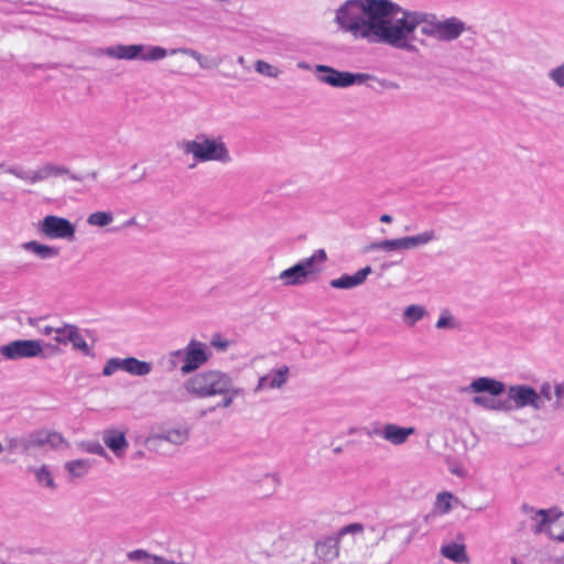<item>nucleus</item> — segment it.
<instances>
[{"mask_svg": "<svg viewBox=\"0 0 564 564\" xmlns=\"http://www.w3.org/2000/svg\"><path fill=\"white\" fill-rule=\"evenodd\" d=\"M144 50L145 45L142 44H118L107 47L105 55L117 59L134 61L140 59L141 53H143Z\"/></svg>", "mask_w": 564, "mask_h": 564, "instance_id": "obj_19", "label": "nucleus"}, {"mask_svg": "<svg viewBox=\"0 0 564 564\" xmlns=\"http://www.w3.org/2000/svg\"><path fill=\"white\" fill-rule=\"evenodd\" d=\"M511 563H512V564H519V562H518V560H517L516 557H512V558H511Z\"/></svg>", "mask_w": 564, "mask_h": 564, "instance_id": "obj_61", "label": "nucleus"}, {"mask_svg": "<svg viewBox=\"0 0 564 564\" xmlns=\"http://www.w3.org/2000/svg\"><path fill=\"white\" fill-rule=\"evenodd\" d=\"M6 185L7 186H12V184L9 181H7Z\"/></svg>", "mask_w": 564, "mask_h": 564, "instance_id": "obj_63", "label": "nucleus"}, {"mask_svg": "<svg viewBox=\"0 0 564 564\" xmlns=\"http://www.w3.org/2000/svg\"><path fill=\"white\" fill-rule=\"evenodd\" d=\"M227 390L228 391H226L225 393H218L217 395L221 397V401L215 406L202 410L199 412V417L206 416L209 412L215 411L217 408H230L234 403V400L240 394L241 389L235 386V381L232 379L229 383V387H227Z\"/></svg>", "mask_w": 564, "mask_h": 564, "instance_id": "obj_24", "label": "nucleus"}, {"mask_svg": "<svg viewBox=\"0 0 564 564\" xmlns=\"http://www.w3.org/2000/svg\"><path fill=\"white\" fill-rule=\"evenodd\" d=\"M334 23L343 33L368 44H383L415 53L413 33L451 43L475 31L457 17L438 19L433 13L412 11L392 0H345L334 12Z\"/></svg>", "mask_w": 564, "mask_h": 564, "instance_id": "obj_1", "label": "nucleus"}, {"mask_svg": "<svg viewBox=\"0 0 564 564\" xmlns=\"http://www.w3.org/2000/svg\"><path fill=\"white\" fill-rule=\"evenodd\" d=\"M415 434L412 426H399L394 423H386L382 427H375L368 431V435H377L394 446H401L408 442V438Z\"/></svg>", "mask_w": 564, "mask_h": 564, "instance_id": "obj_13", "label": "nucleus"}, {"mask_svg": "<svg viewBox=\"0 0 564 564\" xmlns=\"http://www.w3.org/2000/svg\"><path fill=\"white\" fill-rule=\"evenodd\" d=\"M564 518V513L558 512L556 509H539L538 512H534V518L532 521V531L535 534L542 533L549 529L551 525H556V522Z\"/></svg>", "mask_w": 564, "mask_h": 564, "instance_id": "obj_18", "label": "nucleus"}, {"mask_svg": "<svg viewBox=\"0 0 564 564\" xmlns=\"http://www.w3.org/2000/svg\"><path fill=\"white\" fill-rule=\"evenodd\" d=\"M234 378L230 373L218 369H208L196 372L184 381V389L188 394L197 399L217 397L225 393Z\"/></svg>", "mask_w": 564, "mask_h": 564, "instance_id": "obj_4", "label": "nucleus"}, {"mask_svg": "<svg viewBox=\"0 0 564 564\" xmlns=\"http://www.w3.org/2000/svg\"><path fill=\"white\" fill-rule=\"evenodd\" d=\"M435 239V231L430 229L415 236H405L401 238L386 239L373 242L371 243L370 249L381 251L411 250L426 246Z\"/></svg>", "mask_w": 564, "mask_h": 564, "instance_id": "obj_8", "label": "nucleus"}, {"mask_svg": "<svg viewBox=\"0 0 564 564\" xmlns=\"http://www.w3.org/2000/svg\"><path fill=\"white\" fill-rule=\"evenodd\" d=\"M279 279L283 281L284 285H301L307 281L306 273L302 265L294 264L293 267L283 270L279 274Z\"/></svg>", "mask_w": 564, "mask_h": 564, "instance_id": "obj_26", "label": "nucleus"}, {"mask_svg": "<svg viewBox=\"0 0 564 564\" xmlns=\"http://www.w3.org/2000/svg\"><path fill=\"white\" fill-rule=\"evenodd\" d=\"M435 327L437 329H446V328H452L453 329V328L457 327V323L454 321V317L451 314V312L447 311V310H444L441 313V315H440V317H438V319H437V322L435 324Z\"/></svg>", "mask_w": 564, "mask_h": 564, "instance_id": "obj_38", "label": "nucleus"}, {"mask_svg": "<svg viewBox=\"0 0 564 564\" xmlns=\"http://www.w3.org/2000/svg\"><path fill=\"white\" fill-rule=\"evenodd\" d=\"M237 61H238V63H239L240 65H242V64L245 63V58H243V56H239Z\"/></svg>", "mask_w": 564, "mask_h": 564, "instance_id": "obj_59", "label": "nucleus"}, {"mask_svg": "<svg viewBox=\"0 0 564 564\" xmlns=\"http://www.w3.org/2000/svg\"><path fill=\"white\" fill-rule=\"evenodd\" d=\"M507 400H491L476 395L473 403L492 411L509 412L514 409L531 408L534 411L543 409V402L539 400L538 391L528 384H512L507 389Z\"/></svg>", "mask_w": 564, "mask_h": 564, "instance_id": "obj_3", "label": "nucleus"}, {"mask_svg": "<svg viewBox=\"0 0 564 564\" xmlns=\"http://www.w3.org/2000/svg\"><path fill=\"white\" fill-rule=\"evenodd\" d=\"M550 561L552 564H564V557H552Z\"/></svg>", "mask_w": 564, "mask_h": 564, "instance_id": "obj_56", "label": "nucleus"}, {"mask_svg": "<svg viewBox=\"0 0 564 564\" xmlns=\"http://www.w3.org/2000/svg\"><path fill=\"white\" fill-rule=\"evenodd\" d=\"M297 66H299L300 68H302V69H310V65H308V64H306V63H304V62L299 63V64H297Z\"/></svg>", "mask_w": 564, "mask_h": 564, "instance_id": "obj_57", "label": "nucleus"}, {"mask_svg": "<svg viewBox=\"0 0 564 564\" xmlns=\"http://www.w3.org/2000/svg\"><path fill=\"white\" fill-rule=\"evenodd\" d=\"M549 78L560 88L564 87V63L549 72Z\"/></svg>", "mask_w": 564, "mask_h": 564, "instance_id": "obj_42", "label": "nucleus"}, {"mask_svg": "<svg viewBox=\"0 0 564 564\" xmlns=\"http://www.w3.org/2000/svg\"><path fill=\"white\" fill-rule=\"evenodd\" d=\"M68 445L63 435L55 431H36L28 436L20 438H9L6 449L11 453L35 455L41 448L50 447L52 449Z\"/></svg>", "mask_w": 564, "mask_h": 564, "instance_id": "obj_6", "label": "nucleus"}, {"mask_svg": "<svg viewBox=\"0 0 564 564\" xmlns=\"http://www.w3.org/2000/svg\"><path fill=\"white\" fill-rule=\"evenodd\" d=\"M83 339L84 337L80 334L78 326L74 327L69 344H72L73 348L76 349Z\"/></svg>", "mask_w": 564, "mask_h": 564, "instance_id": "obj_48", "label": "nucleus"}, {"mask_svg": "<svg viewBox=\"0 0 564 564\" xmlns=\"http://www.w3.org/2000/svg\"><path fill=\"white\" fill-rule=\"evenodd\" d=\"M521 510H522V512H523L525 516H528V518L531 520V519H533V518H534V512H538V510H539V509H535V508H534V507H532V506H529V505H527V503H523V505L521 506Z\"/></svg>", "mask_w": 564, "mask_h": 564, "instance_id": "obj_51", "label": "nucleus"}, {"mask_svg": "<svg viewBox=\"0 0 564 564\" xmlns=\"http://www.w3.org/2000/svg\"><path fill=\"white\" fill-rule=\"evenodd\" d=\"M562 519H563V520L561 521V524H563V525H564V518H562ZM554 528H555V525H551V527H549V529H547L550 538H552V539H554V540H556V541H558V542H563V541H564V530H563V531H561L560 533H556V532L554 531Z\"/></svg>", "mask_w": 564, "mask_h": 564, "instance_id": "obj_49", "label": "nucleus"}, {"mask_svg": "<svg viewBox=\"0 0 564 564\" xmlns=\"http://www.w3.org/2000/svg\"><path fill=\"white\" fill-rule=\"evenodd\" d=\"M23 249L34 253L42 260H51L59 256V249L57 247L43 245L36 240L23 243Z\"/></svg>", "mask_w": 564, "mask_h": 564, "instance_id": "obj_23", "label": "nucleus"}, {"mask_svg": "<svg viewBox=\"0 0 564 564\" xmlns=\"http://www.w3.org/2000/svg\"><path fill=\"white\" fill-rule=\"evenodd\" d=\"M45 564H63L61 555L52 550L43 552Z\"/></svg>", "mask_w": 564, "mask_h": 564, "instance_id": "obj_47", "label": "nucleus"}, {"mask_svg": "<svg viewBox=\"0 0 564 564\" xmlns=\"http://www.w3.org/2000/svg\"><path fill=\"white\" fill-rule=\"evenodd\" d=\"M74 327H76V325L67 323H61L59 325H56L53 340L58 345H68Z\"/></svg>", "mask_w": 564, "mask_h": 564, "instance_id": "obj_31", "label": "nucleus"}, {"mask_svg": "<svg viewBox=\"0 0 564 564\" xmlns=\"http://www.w3.org/2000/svg\"><path fill=\"white\" fill-rule=\"evenodd\" d=\"M459 469L453 470V474H458Z\"/></svg>", "mask_w": 564, "mask_h": 564, "instance_id": "obj_64", "label": "nucleus"}, {"mask_svg": "<svg viewBox=\"0 0 564 564\" xmlns=\"http://www.w3.org/2000/svg\"><path fill=\"white\" fill-rule=\"evenodd\" d=\"M152 368L151 362L139 360L135 357L110 358L102 369V375L109 377L116 370H122L132 376L144 377L151 373Z\"/></svg>", "mask_w": 564, "mask_h": 564, "instance_id": "obj_11", "label": "nucleus"}, {"mask_svg": "<svg viewBox=\"0 0 564 564\" xmlns=\"http://www.w3.org/2000/svg\"><path fill=\"white\" fill-rule=\"evenodd\" d=\"M182 53L184 55H187L192 57L194 61L197 62L199 67L202 69H213L217 68L221 64V58L219 57H209L200 54L199 52L192 50V48H177L172 50L171 54Z\"/></svg>", "mask_w": 564, "mask_h": 564, "instance_id": "obj_21", "label": "nucleus"}, {"mask_svg": "<svg viewBox=\"0 0 564 564\" xmlns=\"http://www.w3.org/2000/svg\"><path fill=\"white\" fill-rule=\"evenodd\" d=\"M412 538V534H410L408 538H406V542H409Z\"/></svg>", "mask_w": 564, "mask_h": 564, "instance_id": "obj_62", "label": "nucleus"}, {"mask_svg": "<svg viewBox=\"0 0 564 564\" xmlns=\"http://www.w3.org/2000/svg\"><path fill=\"white\" fill-rule=\"evenodd\" d=\"M3 173L4 175H12L28 184H35L51 177H58L63 175H69V177L74 181L82 180L79 176L70 174L67 167L54 164H45L37 167L36 170H31L22 165L14 164L6 167Z\"/></svg>", "mask_w": 564, "mask_h": 564, "instance_id": "obj_7", "label": "nucleus"}, {"mask_svg": "<svg viewBox=\"0 0 564 564\" xmlns=\"http://www.w3.org/2000/svg\"><path fill=\"white\" fill-rule=\"evenodd\" d=\"M134 221H135V220H134V218H130V219L127 221V224H126V225H127V226L132 225V224H134Z\"/></svg>", "mask_w": 564, "mask_h": 564, "instance_id": "obj_60", "label": "nucleus"}, {"mask_svg": "<svg viewBox=\"0 0 564 564\" xmlns=\"http://www.w3.org/2000/svg\"><path fill=\"white\" fill-rule=\"evenodd\" d=\"M75 350H79V351H82L86 356L91 355L90 347L88 346V344L85 340V338L83 339V341H80V344L78 345V347Z\"/></svg>", "mask_w": 564, "mask_h": 564, "instance_id": "obj_53", "label": "nucleus"}, {"mask_svg": "<svg viewBox=\"0 0 564 564\" xmlns=\"http://www.w3.org/2000/svg\"><path fill=\"white\" fill-rule=\"evenodd\" d=\"M426 313L427 312L423 305L411 304L404 308L402 319L405 325L414 326L426 315Z\"/></svg>", "mask_w": 564, "mask_h": 564, "instance_id": "obj_29", "label": "nucleus"}, {"mask_svg": "<svg viewBox=\"0 0 564 564\" xmlns=\"http://www.w3.org/2000/svg\"><path fill=\"white\" fill-rule=\"evenodd\" d=\"M39 231L48 239H75L76 227L67 218L47 215L37 225Z\"/></svg>", "mask_w": 564, "mask_h": 564, "instance_id": "obj_9", "label": "nucleus"}, {"mask_svg": "<svg viewBox=\"0 0 564 564\" xmlns=\"http://www.w3.org/2000/svg\"><path fill=\"white\" fill-rule=\"evenodd\" d=\"M37 553L36 551H30L20 546H8L2 554V564H26L28 555Z\"/></svg>", "mask_w": 564, "mask_h": 564, "instance_id": "obj_28", "label": "nucleus"}, {"mask_svg": "<svg viewBox=\"0 0 564 564\" xmlns=\"http://www.w3.org/2000/svg\"><path fill=\"white\" fill-rule=\"evenodd\" d=\"M28 471L34 476L35 481L40 487L50 490L56 489V482L54 480L52 470L48 468V466H30L28 468Z\"/></svg>", "mask_w": 564, "mask_h": 564, "instance_id": "obj_22", "label": "nucleus"}, {"mask_svg": "<svg viewBox=\"0 0 564 564\" xmlns=\"http://www.w3.org/2000/svg\"><path fill=\"white\" fill-rule=\"evenodd\" d=\"M42 321H43L42 317H39V318L30 317L28 323H29V325L37 328L39 333L44 335V336H52V335H54L55 326L42 325L41 324Z\"/></svg>", "mask_w": 564, "mask_h": 564, "instance_id": "obj_40", "label": "nucleus"}, {"mask_svg": "<svg viewBox=\"0 0 564 564\" xmlns=\"http://www.w3.org/2000/svg\"><path fill=\"white\" fill-rule=\"evenodd\" d=\"M364 530V527L362 524L360 523H350L348 525H345L340 529L339 531V534L340 535H345V534H355V533H359Z\"/></svg>", "mask_w": 564, "mask_h": 564, "instance_id": "obj_46", "label": "nucleus"}, {"mask_svg": "<svg viewBox=\"0 0 564 564\" xmlns=\"http://www.w3.org/2000/svg\"><path fill=\"white\" fill-rule=\"evenodd\" d=\"M380 221H381V223L389 224V223H391V221H392V217H391L390 215H388V214H383V215H381V217H380Z\"/></svg>", "mask_w": 564, "mask_h": 564, "instance_id": "obj_55", "label": "nucleus"}, {"mask_svg": "<svg viewBox=\"0 0 564 564\" xmlns=\"http://www.w3.org/2000/svg\"><path fill=\"white\" fill-rule=\"evenodd\" d=\"M180 148L184 154H191L198 163L217 162L228 165L232 162L229 148L221 135L198 133L193 140H183Z\"/></svg>", "mask_w": 564, "mask_h": 564, "instance_id": "obj_2", "label": "nucleus"}, {"mask_svg": "<svg viewBox=\"0 0 564 564\" xmlns=\"http://www.w3.org/2000/svg\"><path fill=\"white\" fill-rule=\"evenodd\" d=\"M553 397L555 400L552 403L554 411L561 410L564 406V382L554 381L553 383Z\"/></svg>", "mask_w": 564, "mask_h": 564, "instance_id": "obj_37", "label": "nucleus"}, {"mask_svg": "<svg viewBox=\"0 0 564 564\" xmlns=\"http://www.w3.org/2000/svg\"><path fill=\"white\" fill-rule=\"evenodd\" d=\"M166 56L167 51L161 46H145V50L141 53L140 61L155 62L163 59Z\"/></svg>", "mask_w": 564, "mask_h": 564, "instance_id": "obj_34", "label": "nucleus"}, {"mask_svg": "<svg viewBox=\"0 0 564 564\" xmlns=\"http://www.w3.org/2000/svg\"><path fill=\"white\" fill-rule=\"evenodd\" d=\"M102 441L106 446L115 453L116 456H121L128 448V441L126 433L117 430H106L102 433Z\"/></svg>", "mask_w": 564, "mask_h": 564, "instance_id": "obj_20", "label": "nucleus"}, {"mask_svg": "<svg viewBox=\"0 0 564 564\" xmlns=\"http://www.w3.org/2000/svg\"><path fill=\"white\" fill-rule=\"evenodd\" d=\"M166 364L169 370H175L181 367L180 364H184V349H176L171 351L167 355Z\"/></svg>", "mask_w": 564, "mask_h": 564, "instance_id": "obj_39", "label": "nucleus"}, {"mask_svg": "<svg viewBox=\"0 0 564 564\" xmlns=\"http://www.w3.org/2000/svg\"><path fill=\"white\" fill-rule=\"evenodd\" d=\"M341 452H343L341 446H337V447L334 448V453L335 454H340Z\"/></svg>", "mask_w": 564, "mask_h": 564, "instance_id": "obj_58", "label": "nucleus"}, {"mask_svg": "<svg viewBox=\"0 0 564 564\" xmlns=\"http://www.w3.org/2000/svg\"><path fill=\"white\" fill-rule=\"evenodd\" d=\"M521 510H522V512H523L525 516H528V518L531 520V519H533V518H534V512H538V510H539V509H535V508H534V507H532V506H529V505H527V503H523V505L521 506Z\"/></svg>", "mask_w": 564, "mask_h": 564, "instance_id": "obj_52", "label": "nucleus"}, {"mask_svg": "<svg viewBox=\"0 0 564 564\" xmlns=\"http://www.w3.org/2000/svg\"><path fill=\"white\" fill-rule=\"evenodd\" d=\"M91 468L88 459H74L65 463V469L73 478L84 477Z\"/></svg>", "mask_w": 564, "mask_h": 564, "instance_id": "obj_30", "label": "nucleus"}, {"mask_svg": "<svg viewBox=\"0 0 564 564\" xmlns=\"http://www.w3.org/2000/svg\"><path fill=\"white\" fill-rule=\"evenodd\" d=\"M210 345L216 349L224 351L228 348L229 341L216 334L212 337Z\"/></svg>", "mask_w": 564, "mask_h": 564, "instance_id": "obj_45", "label": "nucleus"}, {"mask_svg": "<svg viewBox=\"0 0 564 564\" xmlns=\"http://www.w3.org/2000/svg\"><path fill=\"white\" fill-rule=\"evenodd\" d=\"M254 69L257 73L270 78H278L282 74L279 67L262 59H258L254 63Z\"/></svg>", "mask_w": 564, "mask_h": 564, "instance_id": "obj_35", "label": "nucleus"}, {"mask_svg": "<svg viewBox=\"0 0 564 564\" xmlns=\"http://www.w3.org/2000/svg\"><path fill=\"white\" fill-rule=\"evenodd\" d=\"M188 437L189 429L187 426H178L153 435L148 442L149 444L158 447L162 446L164 443L182 445L188 440Z\"/></svg>", "mask_w": 564, "mask_h": 564, "instance_id": "obj_16", "label": "nucleus"}, {"mask_svg": "<svg viewBox=\"0 0 564 564\" xmlns=\"http://www.w3.org/2000/svg\"><path fill=\"white\" fill-rule=\"evenodd\" d=\"M127 557L130 561H148L150 562L151 554L142 549L128 552Z\"/></svg>", "mask_w": 564, "mask_h": 564, "instance_id": "obj_43", "label": "nucleus"}, {"mask_svg": "<svg viewBox=\"0 0 564 564\" xmlns=\"http://www.w3.org/2000/svg\"><path fill=\"white\" fill-rule=\"evenodd\" d=\"M403 529V525H395L389 529L381 530V534L378 540L391 541L395 538V533Z\"/></svg>", "mask_w": 564, "mask_h": 564, "instance_id": "obj_44", "label": "nucleus"}, {"mask_svg": "<svg viewBox=\"0 0 564 564\" xmlns=\"http://www.w3.org/2000/svg\"><path fill=\"white\" fill-rule=\"evenodd\" d=\"M338 542L335 538H326L316 542L315 553L323 561H333L338 556Z\"/></svg>", "mask_w": 564, "mask_h": 564, "instance_id": "obj_25", "label": "nucleus"}, {"mask_svg": "<svg viewBox=\"0 0 564 564\" xmlns=\"http://www.w3.org/2000/svg\"><path fill=\"white\" fill-rule=\"evenodd\" d=\"M43 346L39 339H18L2 346V356L10 360L42 356Z\"/></svg>", "mask_w": 564, "mask_h": 564, "instance_id": "obj_12", "label": "nucleus"}, {"mask_svg": "<svg viewBox=\"0 0 564 564\" xmlns=\"http://www.w3.org/2000/svg\"><path fill=\"white\" fill-rule=\"evenodd\" d=\"M88 451L94 454L102 455L105 454L104 447L99 443H95L88 447Z\"/></svg>", "mask_w": 564, "mask_h": 564, "instance_id": "obj_54", "label": "nucleus"}, {"mask_svg": "<svg viewBox=\"0 0 564 564\" xmlns=\"http://www.w3.org/2000/svg\"><path fill=\"white\" fill-rule=\"evenodd\" d=\"M371 272L372 268L370 265H366L352 275L343 274L337 279L330 280L329 285L333 289L350 290L364 284Z\"/></svg>", "mask_w": 564, "mask_h": 564, "instance_id": "obj_17", "label": "nucleus"}, {"mask_svg": "<svg viewBox=\"0 0 564 564\" xmlns=\"http://www.w3.org/2000/svg\"><path fill=\"white\" fill-rule=\"evenodd\" d=\"M506 391V384L491 377H478L474 379L467 387L462 388L465 393H489L492 397H498Z\"/></svg>", "mask_w": 564, "mask_h": 564, "instance_id": "obj_14", "label": "nucleus"}, {"mask_svg": "<svg viewBox=\"0 0 564 564\" xmlns=\"http://www.w3.org/2000/svg\"><path fill=\"white\" fill-rule=\"evenodd\" d=\"M454 496L451 492L444 491L437 495L435 507L442 513H447L452 509V501Z\"/></svg>", "mask_w": 564, "mask_h": 564, "instance_id": "obj_36", "label": "nucleus"}, {"mask_svg": "<svg viewBox=\"0 0 564 564\" xmlns=\"http://www.w3.org/2000/svg\"><path fill=\"white\" fill-rule=\"evenodd\" d=\"M183 349L184 364L180 367V371L183 376L195 372L204 366L212 356L206 344L196 339H191Z\"/></svg>", "mask_w": 564, "mask_h": 564, "instance_id": "obj_10", "label": "nucleus"}, {"mask_svg": "<svg viewBox=\"0 0 564 564\" xmlns=\"http://www.w3.org/2000/svg\"><path fill=\"white\" fill-rule=\"evenodd\" d=\"M289 371L290 369L288 366H282L279 369L260 377L253 389L254 393L265 389H281L289 380Z\"/></svg>", "mask_w": 564, "mask_h": 564, "instance_id": "obj_15", "label": "nucleus"}, {"mask_svg": "<svg viewBox=\"0 0 564 564\" xmlns=\"http://www.w3.org/2000/svg\"><path fill=\"white\" fill-rule=\"evenodd\" d=\"M441 554L455 563H468L469 557L467 555L464 544L451 543L441 547Z\"/></svg>", "mask_w": 564, "mask_h": 564, "instance_id": "obj_27", "label": "nucleus"}, {"mask_svg": "<svg viewBox=\"0 0 564 564\" xmlns=\"http://www.w3.org/2000/svg\"><path fill=\"white\" fill-rule=\"evenodd\" d=\"M113 221V214L111 212H94L87 217V224L94 227H106Z\"/></svg>", "mask_w": 564, "mask_h": 564, "instance_id": "obj_33", "label": "nucleus"}, {"mask_svg": "<svg viewBox=\"0 0 564 564\" xmlns=\"http://www.w3.org/2000/svg\"><path fill=\"white\" fill-rule=\"evenodd\" d=\"M149 564H177L175 561L165 558L160 555L151 554Z\"/></svg>", "mask_w": 564, "mask_h": 564, "instance_id": "obj_50", "label": "nucleus"}, {"mask_svg": "<svg viewBox=\"0 0 564 564\" xmlns=\"http://www.w3.org/2000/svg\"><path fill=\"white\" fill-rule=\"evenodd\" d=\"M539 400L551 402L553 399V384L550 381H543L538 391Z\"/></svg>", "mask_w": 564, "mask_h": 564, "instance_id": "obj_41", "label": "nucleus"}, {"mask_svg": "<svg viewBox=\"0 0 564 564\" xmlns=\"http://www.w3.org/2000/svg\"><path fill=\"white\" fill-rule=\"evenodd\" d=\"M315 73L317 80L319 83L328 85L334 88H348L354 85L369 86L370 80H377L380 86L387 89H394L399 87L398 84L386 79H378L372 74L339 70L337 68L323 64H318L315 66Z\"/></svg>", "mask_w": 564, "mask_h": 564, "instance_id": "obj_5", "label": "nucleus"}, {"mask_svg": "<svg viewBox=\"0 0 564 564\" xmlns=\"http://www.w3.org/2000/svg\"><path fill=\"white\" fill-rule=\"evenodd\" d=\"M327 259V254L324 249H317L311 257L305 258L296 263V265H302L304 269V272L306 273V276H308L311 273L315 272L313 269V264L315 262L323 263Z\"/></svg>", "mask_w": 564, "mask_h": 564, "instance_id": "obj_32", "label": "nucleus"}]
</instances>
